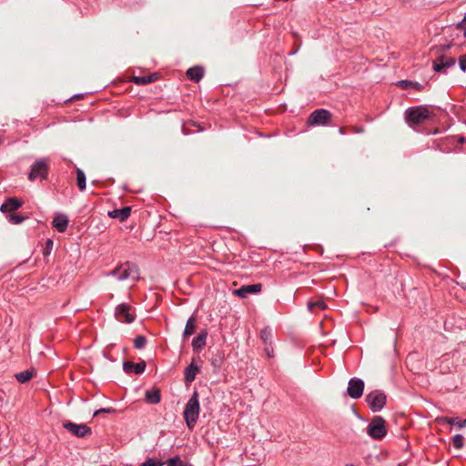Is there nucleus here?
I'll list each match as a JSON object with an SVG mask.
<instances>
[{
  "instance_id": "15",
  "label": "nucleus",
  "mask_w": 466,
  "mask_h": 466,
  "mask_svg": "<svg viewBox=\"0 0 466 466\" xmlns=\"http://www.w3.org/2000/svg\"><path fill=\"white\" fill-rule=\"evenodd\" d=\"M131 214V208L130 207H125L120 209H114L112 211L108 212V215L110 218H117L119 221H125L127 220Z\"/></svg>"
},
{
  "instance_id": "11",
  "label": "nucleus",
  "mask_w": 466,
  "mask_h": 466,
  "mask_svg": "<svg viewBox=\"0 0 466 466\" xmlns=\"http://www.w3.org/2000/svg\"><path fill=\"white\" fill-rule=\"evenodd\" d=\"M454 65L455 59L453 57L441 56L433 62V70L440 72L444 68L453 66Z\"/></svg>"
},
{
  "instance_id": "41",
  "label": "nucleus",
  "mask_w": 466,
  "mask_h": 466,
  "mask_svg": "<svg viewBox=\"0 0 466 466\" xmlns=\"http://www.w3.org/2000/svg\"><path fill=\"white\" fill-rule=\"evenodd\" d=\"M183 466H193L192 464L184 462Z\"/></svg>"
},
{
  "instance_id": "17",
  "label": "nucleus",
  "mask_w": 466,
  "mask_h": 466,
  "mask_svg": "<svg viewBox=\"0 0 466 466\" xmlns=\"http://www.w3.org/2000/svg\"><path fill=\"white\" fill-rule=\"evenodd\" d=\"M204 76V70L201 66H194L187 71V76L195 82H198Z\"/></svg>"
},
{
  "instance_id": "1",
  "label": "nucleus",
  "mask_w": 466,
  "mask_h": 466,
  "mask_svg": "<svg viewBox=\"0 0 466 466\" xmlns=\"http://www.w3.org/2000/svg\"><path fill=\"white\" fill-rule=\"evenodd\" d=\"M107 276H113L118 281H131L136 282L140 278L138 267L131 262H125L115 269L107 273Z\"/></svg>"
},
{
  "instance_id": "10",
  "label": "nucleus",
  "mask_w": 466,
  "mask_h": 466,
  "mask_svg": "<svg viewBox=\"0 0 466 466\" xmlns=\"http://www.w3.org/2000/svg\"><path fill=\"white\" fill-rule=\"evenodd\" d=\"M262 289V285L260 283L252 284V285H245L241 288L235 289L233 293L239 298H247L248 294H256L259 293Z\"/></svg>"
},
{
  "instance_id": "38",
  "label": "nucleus",
  "mask_w": 466,
  "mask_h": 466,
  "mask_svg": "<svg viewBox=\"0 0 466 466\" xmlns=\"http://www.w3.org/2000/svg\"><path fill=\"white\" fill-rule=\"evenodd\" d=\"M46 245H47V247H52L53 246V241L51 239H48L47 242H46Z\"/></svg>"
},
{
  "instance_id": "7",
  "label": "nucleus",
  "mask_w": 466,
  "mask_h": 466,
  "mask_svg": "<svg viewBox=\"0 0 466 466\" xmlns=\"http://www.w3.org/2000/svg\"><path fill=\"white\" fill-rule=\"evenodd\" d=\"M366 400L373 411L381 410L386 403V395L383 392L374 391L366 396Z\"/></svg>"
},
{
  "instance_id": "26",
  "label": "nucleus",
  "mask_w": 466,
  "mask_h": 466,
  "mask_svg": "<svg viewBox=\"0 0 466 466\" xmlns=\"http://www.w3.org/2000/svg\"><path fill=\"white\" fill-rule=\"evenodd\" d=\"M463 440H464V438L462 435H461V434L455 435L452 438L453 446L458 450L461 449L463 447Z\"/></svg>"
},
{
  "instance_id": "42",
  "label": "nucleus",
  "mask_w": 466,
  "mask_h": 466,
  "mask_svg": "<svg viewBox=\"0 0 466 466\" xmlns=\"http://www.w3.org/2000/svg\"><path fill=\"white\" fill-rule=\"evenodd\" d=\"M414 86H415L416 88H418V89H419L420 84L415 83V84H414Z\"/></svg>"
},
{
  "instance_id": "35",
  "label": "nucleus",
  "mask_w": 466,
  "mask_h": 466,
  "mask_svg": "<svg viewBox=\"0 0 466 466\" xmlns=\"http://www.w3.org/2000/svg\"><path fill=\"white\" fill-rule=\"evenodd\" d=\"M112 409L110 408H103V409H100V410H97L96 411L94 412V417L97 416L99 413H102V412H111Z\"/></svg>"
},
{
  "instance_id": "39",
  "label": "nucleus",
  "mask_w": 466,
  "mask_h": 466,
  "mask_svg": "<svg viewBox=\"0 0 466 466\" xmlns=\"http://www.w3.org/2000/svg\"><path fill=\"white\" fill-rule=\"evenodd\" d=\"M460 29L464 31V36L466 37V25H464V26Z\"/></svg>"
},
{
  "instance_id": "25",
  "label": "nucleus",
  "mask_w": 466,
  "mask_h": 466,
  "mask_svg": "<svg viewBox=\"0 0 466 466\" xmlns=\"http://www.w3.org/2000/svg\"><path fill=\"white\" fill-rule=\"evenodd\" d=\"M147 344V339L144 336H137L134 339V347L137 350H142Z\"/></svg>"
},
{
  "instance_id": "44",
  "label": "nucleus",
  "mask_w": 466,
  "mask_h": 466,
  "mask_svg": "<svg viewBox=\"0 0 466 466\" xmlns=\"http://www.w3.org/2000/svg\"><path fill=\"white\" fill-rule=\"evenodd\" d=\"M321 307H322V309H324L326 308V305L324 304L323 301H322Z\"/></svg>"
},
{
  "instance_id": "21",
  "label": "nucleus",
  "mask_w": 466,
  "mask_h": 466,
  "mask_svg": "<svg viewBox=\"0 0 466 466\" xmlns=\"http://www.w3.org/2000/svg\"><path fill=\"white\" fill-rule=\"evenodd\" d=\"M195 329H196V327H195V318L194 317H190L187 323H186V327H185V329H184V332H183V336L185 338L192 335L194 332H195Z\"/></svg>"
},
{
  "instance_id": "6",
  "label": "nucleus",
  "mask_w": 466,
  "mask_h": 466,
  "mask_svg": "<svg viewBox=\"0 0 466 466\" xmlns=\"http://www.w3.org/2000/svg\"><path fill=\"white\" fill-rule=\"evenodd\" d=\"M63 427L77 438H85L92 433L91 428L84 423L77 424L67 420L63 422Z\"/></svg>"
},
{
  "instance_id": "45",
  "label": "nucleus",
  "mask_w": 466,
  "mask_h": 466,
  "mask_svg": "<svg viewBox=\"0 0 466 466\" xmlns=\"http://www.w3.org/2000/svg\"><path fill=\"white\" fill-rule=\"evenodd\" d=\"M401 84H404V86H407V85H408V83L404 82V81H402Z\"/></svg>"
},
{
  "instance_id": "9",
  "label": "nucleus",
  "mask_w": 466,
  "mask_h": 466,
  "mask_svg": "<svg viewBox=\"0 0 466 466\" xmlns=\"http://www.w3.org/2000/svg\"><path fill=\"white\" fill-rule=\"evenodd\" d=\"M364 390V382L360 379H351L349 381L348 394L352 399H359L361 397Z\"/></svg>"
},
{
  "instance_id": "22",
  "label": "nucleus",
  "mask_w": 466,
  "mask_h": 466,
  "mask_svg": "<svg viewBox=\"0 0 466 466\" xmlns=\"http://www.w3.org/2000/svg\"><path fill=\"white\" fill-rule=\"evenodd\" d=\"M76 182H77V187L81 191L86 189V175H85V172L80 168L76 169Z\"/></svg>"
},
{
  "instance_id": "32",
  "label": "nucleus",
  "mask_w": 466,
  "mask_h": 466,
  "mask_svg": "<svg viewBox=\"0 0 466 466\" xmlns=\"http://www.w3.org/2000/svg\"><path fill=\"white\" fill-rule=\"evenodd\" d=\"M331 120V114L325 110V109H322V126L329 123Z\"/></svg>"
},
{
  "instance_id": "13",
  "label": "nucleus",
  "mask_w": 466,
  "mask_h": 466,
  "mask_svg": "<svg viewBox=\"0 0 466 466\" xmlns=\"http://www.w3.org/2000/svg\"><path fill=\"white\" fill-rule=\"evenodd\" d=\"M53 227L60 233H64L68 227V218L65 214H57L52 221Z\"/></svg>"
},
{
  "instance_id": "24",
  "label": "nucleus",
  "mask_w": 466,
  "mask_h": 466,
  "mask_svg": "<svg viewBox=\"0 0 466 466\" xmlns=\"http://www.w3.org/2000/svg\"><path fill=\"white\" fill-rule=\"evenodd\" d=\"M320 124V109H316L308 118L309 126H318Z\"/></svg>"
},
{
  "instance_id": "36",
  "label": "nucleus",
  "mask_w": 466,
  "mask_h": 466,
  "mask_svg": "<svg viewBox=\"0 0 466 466\" xmlns=\"http://www.w3.org/2000/svg\"><path fill=\"white\" fill-rule=\"evenodd\" d=\"M464 25H466V14H465L463 20L457 25V28H462L464 26Z\"/></svg>"
},
{
  "instance_id": "20",
  "label": "nucleus",
  "mask_w": 466,
  "mask_h": 466,
  "mask_svg": "<svg viewBox=\"0 0 466 466\" xmlns=\"http://www.w3.org/2000/svg\"><path fill=\"white\" fill-rule=\"evenodd\" d=\"M208 333L207 331H201L192 340V347L194 350L202 349L206 344Z\"/></svg>"
},
{
  "instance_id": "14",
  "label": "nucleus",
  "mask_w": 466,
  "mask_h": 466,
  "mask_svg": "<svg viewBox=\"0 0 466 466\" xmlns=\"http://www.w3.org/2000/svg\"><path fill=\"white\" fill-rule=\"evenodd\" d=\"M23 205V201L16 198H7L0 207L3 213L12 212L19 208Z\"/></svg>"
},
{
  "instance_id": "4",
  "label": "nucleus",
  "mask_w": 466,
  "mask_h": 466,
  "mask_svg": "<svg viewBox=\"0 0 466 466\" xmlns=\"http://www.w3.org/2000/svg\"><path fill=\"white\" fill-rule=\"evenodd\" d=\"M48 160L46 158H39L31 166L28 179L30 181H35L37 178L41 180L46 179L48 175Z\"/></svg>"
},
{
  "instance_id": "5",
  "label": "nucleus",
  "mask_w": 466,
  "mask_h": 466,
  "mask_svg": "<svg viewBox=\"0 0 466 466\" xmlns=\"http://www.w3.org/2000/svg\"><path fill=\"white\" fill-rule=\"evenodd\" d=\"M367 433L375 440L382 439L387 433L385 420L375 416L367 427Z\"/></svg>"
},
{
  "instance_id": "16",
  "label": "nucleus",
  "mask_w": 466,
  "mask_h": 466,
  "mask_svg": "<svg viewBox=\"0 0 466 466\" xmlns=\"http://www.w3.org/2000/svg\"><path fill=\"white\" fill-rule=\"evenodd\" d=\"M199 371L198 367L192 361L185 370L184 376L186 383H191L195 380L198 372Z\"/></svg>"
},
{
  "instance_id": "31",
  "label": "nucleus",
  "mask_w": 466,
  "mask_h": 466,
  "mask_svg": "<svg viewBox=\"0 0 466 466\" xmlns=\"http://www.w3.org/2000/svg\"><path fill=\"white\" fill-rule=\"evenodd\" d=\"M261 339H263L265 344H268V342L271 343V331L268 329H264L261 331Z\"/></svg>"
},
{
  "instance_id": "23",
  "label": "nucleus",
  "mask_w": 466,
  "mask_h": 466,
  "mask_svg": "<svg viewBox=\"0 0 466 466\" xmlns=\"http://www.w3.org/2000/svg\"><path fill=\"white\" fill-rule=\"evenodd\" d=\"M15 377L20 383H25L32 379L33 372L31 370H24L16 373Z\"/></svg>"
},
{
  "instance_id": "40",
  "label": "nucleus",
  "mask_w": 466,
  "mask_h": 466,
  "mask_svg": "<svg viewBox=\"0 0 466 466\" xmlns=\"http://www.w3.org/2000/svg\"><path fill=\"white\" fill-rule=\"evenodd\" d=\"M459 142H460V143H463V142H464V138H463V137H461V138L459 139Z\"/></svg>"
},
{
  "instance_id": "30",
  "label": "nucleus",
  "mask_w": 466,
  "mask_h": 466,
  "mask_svg": "<svg viewBox=\"0 0 466 466\" xmlns=\"http://www.w3.org/2000/svg\"><path fill=\"white\" fill-rule=\"evenodd\" d=\"M8 219L13 224H20L24 221L25 218L18 214H11L8 216Z\"/></svg>"
},
{
  "instance_id": "27",
  "label": "nucleus",
  "mask_w": 466,
  "mask_h": 466,
  "mask_svg": "<svg viewBox=\"0 0 466 466\" xmlns=\"http://www.w3.org/2000/svg\"><path fill=\"white\" fill-rule=\"evenodd\" d=\"M445 420L448 423L457 425L459 428L466 427V419L461 420L458 418H446Z\"/></svg>"
},
{
  "instance_id": "29",
  "label": "nucleus",
  "mask_w": 466,
  "mask_h": 466,
  "mask_svg": "<svg viewBox=\"0 0 466 466\" xmlns=\"http://www.w3.org/2000/svg\"><path fill=\"white\" fill-rule=\"evenodd\" d=\"M163 462L155 458H148L146 461L141 463L139 466H162Z\"/></svg>"
},
{
  "instance_id": "43",
  "label": "nucleus",
  "mask_w": 466,
  "mask_h": 466,
  "mask_svg": "<svg viewBox=\"0 0 466 466\" xmlns=\"http://www.w3.org/2000/svg\"><path fill=\"white\" fill-rule=\"evenodd\" d=\"M339 134H342V133H343L342 127H339Z\"/></svg>"
},
{
  "instance_id": "33",
  "label": "nucleus",
  "mask_w": 466,
  "mask_h": 466,
  "mask_svg": "<svg viewBox=\"0 0 466 466\" xmlns=\"http://www.w3.org/2000/svg\"><path fill=\"white\" fill-rule=\"evenodd\" d=\"M459 65H460V68L463 72H466V54L460 56Z\"/></svg>"
},
{
  "instance_id": "19",
  "label": "nucleus",
  "mask_w": 466,
  "mask_h": 466,
  "mask_svg": "<svg viewBox=\"0 0 466 466\" xmlns=\"http://www.w3.org/2000/svg\"><path fill=\"white\" fill-rule=\"evenodd\" d=\"M157 79V74H151L148 76H133L132 82L137 85H147L149 83H152Z\"/></svg>"
},
{
  "instance_id": "18",
  "label": "nucleus",
  "mask_w": 466,
  "mask_h": 466,
  "mask_svg": "<svg viewBox=\"0 0 466 466\" xmlns=\"http://www.w3.org/2000/svg\"><path fill=\"white\" fill-rule=\"evenodd\" d=\"M145 397L146 400L150 404H157L161 400L160 390L158 389L147 390Z\"/></svg>"
},
{
  "instance_id": "28",
  "label": "nucleus",
  "mask_w": 466,
  "mask_h": 466,
  "mask_svg": "<svg viewBox=\"0 0 466 466\" xmlns=\"http://www.w3.org/2000/svg\"><path fill=\"white\" fill-rule=\"evenodd\" d=\"M184 461L180 459L179 456H175L167 461V466H183Z\"/></svg>"
},
{
  "instance_id": "8",
  "label": "nucleus",
  "mask_w": 466,
  "mask_h": 466,
  "mask_svg": "<svg viewBox=\"0 0 466 466\" xmlns=\"http://www.w3.org/2000/svg\"><path fill=\"white\" fill-rule=\"evenodd\" d=\"M115 315L121 322L132 323L135 320L131 307L126 303H121L116 308Z\"/></svg>"
},
{
  "instance_id": "3",
  "label": "nucleus",
  "mask_w": 466,
  "mask_h": 466,
  "mask_svg": "<svg viewBox=\"0 0 466 466\" xmlns=\"http://www.w3.org/2000/svg\"><path fill=\"white\" fill-rule=\"evenodd\" d=\"M431 116V112L426 106L410 107L405 112V118L410 127L419 125Z\"/></svg>"
},
{
  "instance_id": "12",
  "label": "nucleus",
  "mask_w": 466,
  "mask_h": 466,
  "mask_svg": "<svg viewBox=\"0 0 466 466\" xmlns=\"http://www.w3.org/2000/svg\"><path fill=\"white\" fill-rule=\"evenodd\" d=\"M123 370L126 373L142 374L146 370V362L133 363L131 361H125L123 363Z\"/></svg>"
},
{
  "instance_id": "37",
  "label": "nucleus",
  "mask_w": 466,
  "mask_h": 466,
  "mask_svg": "<svg viewBox=\"0 0 466 466\" xmlns=\"http://www.w3.org/2000/svg\"><path fill=\"white\" fill-rule=\"evenodd\" d=\"M272 351H273V350H272V349H271V350H269V348H268V347L266 348L267 355H268L269 358L273 357Z\"/></svg>"
},
{
  "instance_id": "34",
  "label": "nucleus",
  "mask_w": 466,
  "mask_h": 466,
  "mask_svg": "<svg viewBox=\"0 0 466 466\" xmlns=\"http://www.w3.org/2000/svg\"><path fill=\"white\" fill-rule=\"evenodd\" d=\"M314 308H320V300L308 302V309L309 311L313 312Z\"/></svg>"
},
{
  "instance_id": "2",
  "label": "nucleus",
  "mask_w": 466,
  "mask_h": 466,
  "mask_svg": "<svg viewBox=\"0 0 466 466\" xmlns=\"http://www.w3.org/2000/svg\"><path fill=\"white\" fill-rule=\"evenodd\" d=\"M200 406L198 401V394L195 390L186 404L183 415L188 429L192 430L198 419Z\"/></svg>"
}]
</instances>
